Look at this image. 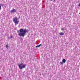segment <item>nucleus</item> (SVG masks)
Instances as JSON below:
<instances>
[{
	"instance_id": "nucleus-1",
	"label": "nucleus",
	"mask_w": 80,
	"mask_h": 80,
	"mask_svg": "<svg viewBox=\"0 0 80 80\" xmlns=\"http://www.w3.org/2000/svg\"><path fill=\"white\" fill-rule=\"evenodd\" d=\"M19 32H20L18 33V35L20 37H24L26 33L28 32V30L26 29H22L19 30Z\"/></svg>"
},
{
	"instance_id": "nucleus-2",
	"label": "nucleus",
	"mask_w": 80,
	"mask_h": 80,
	"mask_svg": "<svg viewBox=\"0 0 80 80\" xmlns=\"http://www.w3.org/2000/svg\"><path fill=\"white\" fill-rule=\"evenodd\" d=\"M18 18L16 17L15 18H14L12 20L13 21L15 24V25H17L19 23V21H18Z\"/></svg>"
},
{
	"instance_id": "nucleus-3",
	"label": "nucleus",
	"mask_w": 80,
	"mask_h": 80,
	"mask_svg": "<svg viewBox=\"0 0 80 80\" xmlns=\"http://www.w3.org/2000/svg\"><path fill=\"white\" fill-rule=\"evenodd\" d=\"M18 66L19 68L20 69V70H22V68H24L26 67V65H23V63H21L18 64Z\"/></svg>"
},
{
	"instance_id": "nucleus-4",
	"label": "nucleus",
	"mask_w": 80,
	"mask_h": 80,
	"mask_svg": "<svg viewBox=\"0 0 80 80\" xmlns=\"http://www.w3.org/2000/svg\"><path fill=\"white\" fill-rule=\"evenodd\" d=\"M15 12H17V11L16 10V9H15L14 8L12 9L11 11V13H15Z\"/></svg>"
},
{
	"instance_id": "nucleus-5",
	"label": "nucleus",
	"mask_w": 80,
	"mask_h": 80,
	"mask_svg": "<svg viewBox=\"0 0 80 80\" xmlns=\"http://www.w3.org/2000/svg\"><path fill=\"white\" fill-rule=\"evenodd\" d=\"M59 34L60 35H64V33H63V32H60L59 33Z\"/></svg>"
},
{
	"instance_id": "nucleus-6",
	"label": "nucleus",
	"mask_w": 80,
	"mask_h": 80,
	"mask_svg": "<svg viewBox=\"0 0 80 80\" xmlns=\"http://www.w3.org/2000/svg\"><path fill=\"white\" fill-rule=\"evenodd\" d=\"M62 61L63 63H65L66 62V60L65 59H63Z\"/></svg>"
},
{
	"instance_id": "nucleus-7",
	"label": "nucleus",
	"mask_w": 80,
	"mask_h": 80,
	"mask_svg": "<svg viewBox=\"0 0 80 80\" xmlns=\"http://www.w3.org/2000/svg\"><path fill=\"white\" fill-rule=\"evenodd\" d=\"M2 6L3 7V4H0V11L1 10V9H2V8H1Z\"/></svg>"
},
{
	"instance_id": "nucleus-8",
	"label": "nucleus",
	"mask_w": 80,
	"mask_h": 80,
	"mask_svg": "<svg viewBox=\"0 0 80 80\" xmlns=\"http://www.w3.org/2000/svg\"><path fill=\"white\" fill-rule=\"evenodd\" d=\"M41 45H42L41 44H40V45H38L36 46V48H38V47H40V46H41Z\"/></svg>"
},
{
	"instance_id": "nucleus-9",
	"label": "nucleus",
	"mask_w": 80,
	"mask_h": 80,
	"mask_svg": "<svg viewBox=\"0 0 80 80\" xmlns=\"http://www.w3.org/2000/svg\"><path fill=\"white\" fill-rule=\"evenodd\" d=\"M6 47L7 49H8V44L6 45Z\"/></svg>"
},
{
	"instance_id": "nucleus-10",
	"label": "nucleus",
	"mask_w": 80,
	"mask_h": 80,
	"mask_svg": "<svg viewBox=\"0 0 80 80\" xmlns=\"http://www.w3.org/2000/svg\"><path fill=\"white\" fill-rule=\"evenodd\" d=\"M60 63L62 65V64H63V62H60Z\"/></svg>"
},
{
	"instance_id": "nucleus-11",
	"label": "nucleus",
	"mask_w": 80,
	"mask_h": 80,
	"mask_svg": "<svg viewBox=\"0 0 80 80\" xmlns=\"http://www.w3.org/2000/svg\"><path fill=\"white\" fill-rule=\"evenodd\" d=\"M61 30H64V28H62V29H61Z\"/></svg>"
},
{
	"instance_id": "nucleus-12",
	"label": "nucleus",
	"mask_w": 80,
	"mask_h": 80,
	"mask_svg": "<svg viewBox=\"0 0 80 80\" xmlns=\"http://www.w3.org/2000/svg\"><path fill=\"white\" fill-rule=\"evenodd\" d=\"M10 38H13V36H11Z\"/></svg>"
},
{
	"instance_id": "nucleus-13",
	"label": "nucleus",
	"mask_w": 80,
	"mask_h": 80,
	"mask_svg": "<svg viewBox=\"0 0 80 80\" xmlns=\"http://www.w3.org/2000/svg\"><path fill=\"white\" fill-rule=\"evenodd\" d=\"M78 7H80V3L78 5Z\"/></svg>"
},
{
	"instance_id": "nucleus-14",
	"label": "nucleus",
	"mask_w": 80,
	"mask_h": 80,
	"mask_svg": "<svg viewBox=\"0 0 80 80\" xmlns=\"http://www.w3.org/2000/svg\"><path fill=\"white\" fill-rule=\"evenodd\" d=\"M51 1H53V0H51Z\"/></svg>"
}]
</instances>
